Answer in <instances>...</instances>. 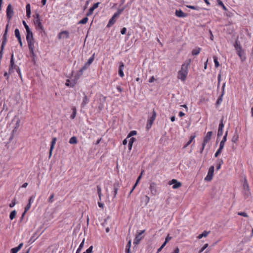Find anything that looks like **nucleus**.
<instances>
[{
  "instance_id": "1",
  "label": "nucleus",
  "mask_w": 253,
  "mask_h": 253,
  "mask_svg": "<svg viewBox=\"0 0 253 253\" xmlns=\"http://www.w3.org/2000/svg\"><path fill=\"white\" fill-rule=\"evenodd\" d=\"M191 62V59L186 60L181 65L180 70L177 74V78L184 82L186 80L188 73V67Z\"/></svg>"
},
{
  "instance_id": "2",
  "label": "nucleus",
  "mask_w": 253,
  "mask_h": 253,
  "mask_svg": "<svg viewBox=\"0 0 253 253\" xmlns=\"http://www.w3.org/2000/svg\"><path fill=\"white\" fill-rule=\"evenodd\" d=\"M22 23L27 32L26 40L29 50V53L27 54V56L28 57H32V31L24 20H23Z\"/></svg>"
},
{
  "instance_id": "3",
  "label": "nucleus",
  "mask_w": 253,
  "mask_h": 253,
  "mask_svg": "<svg viewBox=\"0 0 253 253\" xmlns=\"http://www.w3.org/2000/svg\"><path fill=\"white\" fill-rule=\"evenodd\" d=\"M41 20L40 18V15L38 13H36V17L34 18V23L36 27V29L39 31L40 32H42L43 30V26L41 23Z\"/></svg>"
},
{
  "instance_id": "4",
  "label": "nucleus",
  "mask_w": 253,
  "mask_h": 253,
  "mask_svg": "<svg viewBox=\"0 0 253 253\" xmlns=\"http://www.w3.org/2000/svg\"><path fill=\"white\" fill-rule=\"evenodd\" d=\"M243 194L245 199H247L251 196L250 187L247 179L245 178L243 184Z\"/></svg>"
},
{
  "instance_id": "5",
  "label": "nucleus",
  "mask_w": 253,
  "mask_h": 253,
  "mask_svg": "<svg viewBox=\"0 0 253 253\" xmlns=\"http://www.w3.org/2000/svg\"><path fill=\"white\" fill-rule=\"evenodd\" d=\"M6 12L7 19H8V23H9L14 14L13 9L10 3L8 5Z\"/></svg>"
},
{
  "instance_id": "6",
  "label": "nucleus",
  "mask_w": 253,
  "mask_h": 253,
  "mask_svg": "<svg viewBox=\"0 0 253 253\" xmlns=\"http://www.w3.org/2000/svg\"><path fill=\"white\" fill-rule=\"evenodd\" d=\"M18 67L15 64L14 61V55L12 53L11 55L10 65L9 67V74H11L14 69H17Z\"/></svg>"
},
{
  "instance_id": "7",
  "label": "nucleus",
  "mask_w": 253,
  "mask_h": 253,
  "mask_svg": "<svg viewBox=\"0 0 253 253\" xmlns=\"http://www.w3.org/2000/svg\"><path fill=\"white\" fill-rule=\"evenodd\" d=\"M156 117V112L154 109L153 110L152 116L148 120L146 127L148 129L150 128Z\"/></svg>"
},
{
  "instance_id": "8",
  "label": "nucleus",
  "mask_w": 253,
  "mask_h": 253,
  "mask_svg": "<svg viewBox=\"0 0 253 253\" xmlns=\"http://www.w3.org/2000/svg\"><path fill=\"white\" fill-rule=\"evenodd\" d=\"M214 169V166H211L210 168L209 171H208V174L205 178V180L209 181L212 179L213 175Z\"/></svg>"
},
{
  "instance_id": "9",
  "label": "nucleus",
  "mask_w": 253,
  "mask_h": 253,
  "mask_svg": "<svg viewBox=\"0 0 253 253\" xmlns=\"http://www.w3.org/2000/svg\"><path fill=\"white\" fill-rule=\"evenodd\" d=\"M223 117L220 120V123L218 126V132H217V137H219L221 136L223 133V127H224V124L223 123Z\"/></svg>"
},
{
  "instance_id": "10",
  "label": "nucleus",
  "mask_w": 253,
  "mask_h": 253,
  "mask_svg": "<svg viewBox=\"0 0 253 253\" xmlns=\"http://www.w3.org/2000/svg\"><path fill=\"white\" fill-rule=\"evenodd\" d=\"M145 232V230L141 231L139 232L136 235L134 240L133 244L135 245H137L139 244L141 240L142 239L143 237L141 236L142 234Z\"/></svg>"
},
{
  "instance_id": "11",
  "label": "nucleus",
  "mask_w": 253,
  "mask_h": 253,
  "mask_svg": "<svg viewBox=\"0 0 253 253\" xmlns=\"http://www.w3.org/2000/svg\"><path fill=\"white\" fill-rule=\"evenodd\" d=\"M149 189L151 191L152 195L155 196L157 195V190L156 187V184L155 182L151 183L149 187Z\"/></svg>"
},
{
  "instance_id": "12",
  "label": "nucleus",
  "mask_w": 253,
  "mask_h": 253,
  "mask_svg": "<svg viewBox=\"0 0 253 253\" xmlns=\"http://www.w3.org/2000/svg\"><path fill=\"white\" fill-rule=\"evenodd\" d=\"M120 187L119 182H115L113 184V198H116L118 193V191Z\"/></svg>"
},
{
  "instance_id": "13",
  "label": "nucleus",
  "mask_w": 253,
  "mask_h": 253,
  "mask_svg": "<svg viewBox=\"0 0 253 253\" xmlns=\"http://www.w3.org/2000/svg\"><path fill=\"white\" fill-rule=\"evenodd\" d=\"M31 202H32V197H30L29 198V203L27 204V205L25 208L24 211L23 212V213L21 215V217L20 218L21 221L23 219V218L24 215H25L26 213L27 212V211L30 209Z\"/></svg>"
},
{
  "instance_id": "14",
  "label": "nucleus",
  "mask_w": 253,
  "mask_h": 253,
  "mask_svg": "<svg viewBox=\"0 0 253 253\" xmlns=\"http://www.w3.org/2000/svg\"><path fill=\"white\" fill-rule=\"evenodd\" d=\"M169 184L170 185L173 184L172 186V188L173 189H177L180 187L181 186V183L180 182H178L176 179H172L169 182Z\"/></svg>"
},
{
  "instance_id": "15",
  "label": "nucleus",
  "mask_w": 253,
  "mask_h": 253,
  "mask_svg": "<svg viewBox=\"0 0 253 253\" xmlns=\"http://www.w3.org/2000/svg\"><path fill=\"white\" fill-rule=\"evenodd\" d=\"M15 36L17 38L21 47L23 46V43L21 41V38L20 32L18 29H16L14 31Z\"/></svg>"
},
{
  "instance_id": "16",
  "label": "nucleus",
  "mask_w": 253,
  "mask_h": 253,
  "mask_svg": "<svg viewBox=\"0 0 253 253\" xmlns=\"http://www.w3.org/2000/svg\"><path fill=\"white\" fill-rule=\"evenodd\" d=\"M58 38L59 40L63 38L67 39L69 38V32L67 31H63L59 33Z\"/></svg>"
},
{
  "instance_id": "17",
  "label": "nucleus",
  "mask_w": 253,
  "mask_h": 253,
  "mask_svg": "<svg viewBox=\"0 0 253 253\" xmlns=\"http://www.w3.org/2000/svg\"><path fill=\"white\" fill-rule=\"evenodd\" d=\"M124 64L123 62L121 61L119 63V70H118V73L119 76L121 77H123L124 76V74L123 72V70L124 68Z\"/></svg>"
},
{
  "instance_id": "18",
  "label": "nucleus",
  "mask_w": 253,
  "mask_h": 253,
  "mask_svg": "<svg viewBox=\"0 0 253 253\" xmlns=\"http://www.w3.org/2000/svg\"><path fill=\"white\" fill-rule=\"evenodd\" d=\"M212 134V131L208 132L206 136L204 138L203 143L206 144L207 143H208L211 139Z\"/></svg>"
},
{
  "instance_id": "19",
  "label": "nucleus",
  "mask_w": 253,
  "mask_h": 253,
  "mask_svg": "<svg viewBox=\"0 0 253 253\" xmlns=\"http://www.w3.org/2000/svg\"><path fill=\"white\" fill-rule=\"evenodd\" d=\"M84 97L83 102L81 104V107H84L89 101V98L87 96L84 92H83Z\"/></svg>"
},
{
  "instance_id": "20",
  "label": "nucleus",
  "mask_w": 253,
  "mask_h": 253,
  "mask_svg": "<svg viewBox=\"0 0 253 253\" xmlns=\"http://www.w3.org/2000/svg\"><path fill=\"white\" fill-rule=\"evenodd\" d=\"M8 27H9V23L8 22L6 26L5 29L2 37V42L6 43L7 42V35L8 30Z\"/></svg>"
},
{
  "instance_id": "21",
  "label": "nucleus",
  "mask_w": 253,
  "mask_h": 253,
  "mask_svg": "<svg viewBox=\"0 0 253 253\" xmlns=\"http://www.w3.org/2000/svg\"><path fill=\"white\" fill-rule=\"evenodd\" d=\"M175 15L178 17H185L187 16V14L179 9L176 10Z\"/></svg>"
},
{
  "instance_id": "22",
  "label": "nucleus",
  "mask_w": 253,
  "mask_h": 253,
  "mask_svg": "<svg viewBox=\"0 0 253 253\" xmlns=\"http://www.w3.org/2000/svg\"><path fill=\"white\" fill-rule=\"evenodd\" d=\"M234 47L236 49L237 53L238 52H240V51H242V50H243L240 43L237 40H236L235 42Z\"/></svg>"
},
{
  "instance_id": "23",
  "label": "nucleus",
  "mask_w": 253,
  "mask_h": 253,
  "mask_svg": "<svg viewBox=\"0 0 253 253\" xmlns=\"http://www.w3.org/2000/svg\"><path fill=\"white\" fill-rule=\"evenodd\" d=\"M23 243H20L17 247L11 249V253H17L23 247Z\"/></svg>"
},
{
  "instance_id": "24",
  "label": "nucleus",
  "mask_w": 253,
  "mask_h": 253,
  "mask_svg": "<svg viewBox=\"0 0 253 253\" xmlns=\"http://www.w3.org/2000/svg\"><path fill=\"white\" fill-rule=\"evenodd\" d=\"M56 140H57V139L55 137L53 138L52 139V141L51 142V145H50V150H49V156H50L52 154V152L54 148V145L56 143Z\"/></svg>"
},
{
  "instance_id": "25",
  "label": "nucleus",
  "mask_w": 253,
  "mask_h": 253,
  "mask_svg": "<svg viewBox=\"0 0 253 253\" xmlns=\"http://www.w3.org/2000/svg\"><path fill=\"white\" fill-rule=\"evenodd\" d=\"M26 16L28 18L30 17L31 16V5L30 3H27L26 6Z\"/></svg>"
},
{
  "instance_id": "26",
  "label": "nucleus",
  "mask_w": 253,
  "mask_h": 253,
  "mask_svg": "<svg viewBox=\"0 0 253 253\" xmlns=\"http://www.w3.org/2000/svg\"><path fill=\"white\" fill-rule=\"evenodd\" d=\"M237 53L238 55L240 57L242 61H244L246 60V56L244 50H242V51L238 52Z\"/></svg>"
},
{
  "instance_id": "27",
  "label": "nucleus",
  "mask_w": 253,
  "mask_h": 253,
  "mask_svg": "<svg viewBox=\"0 0 253 253\" xmlns=\"http://www.w3.org/2000/svg\"><path fill=\"white\" fill-rule=\"evenodd\" d=\"M17 124H16L17 125L16 126L14 127V128L12 131L11 135L9 139L10 141L13 139V138L14 136V134L17 132V128L18 127V125Z\"/></svg>"
},
{
  "instance_id": "28",
  "label": "nucleus",
  "mask_w": 253,
  "mask_h": 253,
  "mask_svg": "<svg viewBox=\"0 0 253 253\" xmlns=\"http://www.w3.org/2000/svg\"><path fill=\"white\" fill-rule=\"evenodd\" d=\"M210 231H204L202 234L199 235L197 236V238L200 239L203 237H206L210 233Z\"/></svg>"
},
{
  "instance_id": "29",
  "label": "nucleus",
  "mask_w": 253,
  "mask_h": 253,
  "mask_svg": "<svg viewBox=\"0 0 253 253\" xmlns=\"http://www.w3.org/2000/svg\"><path fill=\"white\" fill-rule=\"evenodd\" d=\"M201 51V48L200 47H197L195 49H193L192 51V54L193 55H197L199 54Z\"/></svg>"
},
{
  "instance_id": "30",
  "label": "nucleus",
  "mask_w": 253,
  "mask_h": 253,
  "mask_svg": "<svg viewBox=\"0 0 253 253\" xmlns=\"http://www.w3.org/2000/svg\"><path fill=\"white\" fill-rule=\"evenodd\" d=\"M116 22L115 18L112 17V18L109 20L108 23L107 24V27H110L112 26Z\"/></svg>"
},
{
  "instance_id": "31",
  "label": "nucleus",
  "mask_w": 253,
  "mask_h": 253,
  "mask_svg": "<svg viewBox=\"0 0 253 253\" xmlns=\"http://www.w3.org/2000/svg\"><path fill=\"white\" fill-rule=\"evenodd\" d=\"M70 144H77L78 142L77 137L75 136L72 137L69 142Z\"/></svg>"
},
{
  "instance_id": "32",
  "label": "nucleus",
  "mask_w": 253,
  "mask_h": 253,
  "mask_svg": "<svg viewBox=\"0 0 253 253\" xmlns=\"http://www.w3.org/2000/svg\"><path fill=\"white\" fill-rule=\"evenodd\" d=\"M72 110H73V112H72V115H71L70 116V118L71 119H74L76 116V114H77V110H76V108L75 107H74L73 108H72Z\"/></svg>"
},
{
  "instance_id": "33",
  "label": "nucleus",
  "mask_w": 253,
  "mask_h": 253,
  "mask_svg": "<svg viewBox=\"0 0 253 253\" xmlns=\"http://www.w3.org/2000/svg\"><path fill=\"white\" fill-rule=\"evenodd\" d=\"M87 68L85 66H84L78 72V75L81 76L83 75V73L84 70Z\"/></svg>"
},
{
  "instance_id": "34",
  "label": "nucleus",
  "mask_w": 253,
  "mask_h": 253,
  "mask_svg": "<svg viewBox=\"0 0 253 253\" xmlns=\"http://www.w3.org/2000/svg\"><path fill=\"white\" fill-rule=\"evenodd\" d=\"M16 211L15 210L12 211L9 215V218L11 220L13 219L16 215Z\"/></svg>"
},
{
  "instance_id": "35",
  "label": "nucleus",
  "mask_w": 253,
  "mask_h": 253,
  "mask_svg": "<svg viewBox=\"0 0 253 253\" xmlns=\"http://www.w3.org/2000/svg\"><path fill=\"white\" fill-rule=\"evenodd\" d=\"M196 136L195 135H191L190 137V140L185 145L184 147H187L193 141V140L195 139Z\"/></svg>"
},
{
  "instance_id": "36",
  "label": "nucleus",
  "mask_w": 253,
  "mask_h": 253,
  "mask_svg": "<svg viewBox=\"0 0 253 253\" xmlns=\"http://www.w3.org/2000/svg\"><path fill=\"white\" fill-rule=\"evenodd\" d=\"M88 16H86L83 19L80 20L79 22V24H86L88 21Z\"/></svg>"
},
{
  "instance_id": "37",
  "label": "nucleus",
  "mask_w": 253,
  "mask_h": 253,
  "mask_svg": "<svg viewBox=\"0 0 253 253\" xmlns=\"http://www.w3.org/2000/svg\"><path fill=\"white\" fill-rule=\"evenodd\" d=\"M217 2L218 3V4L220 6H221L223 9L226 11L227 10L226 7L224 5V4H223V3L222 2L221 0H217Z\"/></svg>"
},
{
  "instance_id": "38",
  "label": "nucleus",
  "mask_w": 253,
  "mask_h": 253,
  "mask_svg": "<svg viewBox=\"0 0 253 253\" xmlns=\"http://www.w3.org/2000/svg\"><path fill=\"white\" fill-rule=\"evenodd\" d=\"M97 193L99 196V200H101L102 193H101V188L100 186L97 185Z\"/></svg>"
},
{
  "instance_id": "39",
  "label": "nucleus",
  "mask_w": 253,
  "mask_h": 253,
  "mask_svg": "<svg viewBox=\"0 0 253 253\" xmlns=\"http://www.w3.org/2000/svg\"><path fill=\"white\" fill-rule=\"evenodd\" d=\"M65 85L69 87H73L75 85L74 83H70V80L68 79L66 80V82L65 83Z\"/></svg>"
},
{
  "instance_id": "40",
  "label": "nucleus",
  "mask_w": 253,
  "mask_h": 253,
  "mask_svg": "<svg viewBox=\"0 0 253 253\" xmlns=\"http://www.w3.org/2000/svg\"><path fill=\"white\" fill-rule=\"evenodd\" d=\"M218 164L216 166V169L219 170L220 168L221 165L223 163V160L222 159H219L217 160Z\"/></svg>"
},
{
  "instance_id": "41",
  "label": "nucleus",
  "mask_w": 253,
  "mask_h": 253,
  "mask_svg": "<svg viewBox=\"0 0 253 253\" xmlns=\"http://www.w3.org/2000/svg\"><path fill=\"white\" fill-rule=\"evenodd\" d=\"M239 138V136L237 134H234L231 139V141L233 143H236Z\"/></svg>"
},
{
  "instance_id": "42",
  "label": "nucleus",
  "mask_w": 253,
  "mask_h": 253,
  "mask_svg": "<svg viewBox=\"0 0 253 253\" xmlns=\"http://www.w3.org/2000/svg\"><path fill=\"white\" fill-rule=\"evenodd\" d=\"M94 56L95 54L93 53V55L88 59V61L86 62L87 64L90 65L93 62L94 59Z\"/></svg>"
},
{
  "instance_id": "43",
  "label": "nucleus",
  "mask_w": 253,
  "mask_h": 253,
  "mask_svg": "<svg viewBox=\"0 0 253 253\" xmlns=\"http://www.w3.org/2000/svg\"><path fill=\"white\" fill-rule=\"evenodd\" d=\"M213 61H214V64H215V67L216 68H217L219 66V63L218 61V59H217V57L216 56H214L213 57Z\"/></svg>"
},
{
  "instance_id": "44",
  "label": "nucleus",
  "mask_w": 253,
  "mask_h": 253,
  "mask_svg": "<svg viewBox=\"0 0 253 253\" xmlns=\"http://www.w3.org/2000/svg\"><path fill=\"white\" fill-rule=\"evenodd\" d=\"M186 7L188 8H189L190 9L198 10V11L200 9V8L198 6L186 5Z\"/></svg>"
},
{
  "instance_id": "45",
  "label": "nucleus",
  "mask_w": 253,
  "mask_h": 253,
  "mask_svg": "<svg viewBox=\"0 0 253 253\" xmlns=\"http://www.w3.org/2000/svg\"><path fill=\"white\" fill-rule=\"evenodd\" d=\"M137 134V131L135 130H132L129 132L128 133L127 138L131 137L132 136L135 135Z\"/></svg>"
},
{
  "instance_id": "46",
  "label": "nucleus",
  "mask_w": 253,
  "mask_h": 253,
  "mask_svg": "<svg viewBox=\"0 0 253 253\" xmlns=\"http://www.w3.org/2000/svg\"><path fill=\"white\" fill-rule=\"evenodd\" d=\"M223 93H224V91L223 90V92H222V94L218 97V98L217 99V100L216 101L217 104H220L221 103V102L222 101V97L223 95Z\"/></svg>"
},
{
  "instance_id": "47",
  "label": "nucleus",
  "mask_w": 253,
  "mask_h": 253,
  "mask_svg": "<svg viewBox=\"0 0 253 253\" xmlns=\"http://www.w3.org/2000/svg\"><path fill=\"white\" fill-rule=\"evenodd\" d=\"M94 10V9L92 7H91L89 9V10H88V11H87V12L86 13V16H90V15H92V13H93V12Z\"/></svg>"
},
{
  "instance_id": "48",
  "label": "nucleus",
  "mask_w": 253,
  "mask_h": 253,
  "mask_svg": "<svg viewBox=\"0 0 253 253\" xmlns=\"http://www.w3.org/2000/svg\"><path fill=\"white\" fill-rule=\"evenodd\" d=\"M227 135H228V131H226L225 132V134H224V136L223 137L222 140L221 141V142H224V143H225V142L227 140Z\"/></svg>"
},
{
  "instance_id": "49",
  "label": "nucleus",
  "mask_w": 253,
  "mask_h": 253,
  "mask_svg": "<svg viewBox=\"0 0 253 253\" xmlns=\"http://www.w3.org/2000/svg\"><path fill=\"white\" fill-rule=\"evenodd\" d=\"M92 249H93V246H91L89 247L88 249H87L85 252H84L83 253H92Z\"/></svg>"
},
{
  "instance_id": "50",
  "label": "nucleus",
  "mask_w": 253,
  "mask_h": 253,
  "mask_svg": "<svg viewBox=\"0 0 253 253\" xmlns=\"http://www.w3.org/2000/svg\"><path fill=\"white\" fill-rule=\"evenodd\" d=\"M125 8H126L125 7H123L122 8L118 9L116 12L119 15H120L123 12V11L125 10Z\"/></svg>"
},
{
  "instance_id": "51",
  "label": "nucleus",
  "mask_w": 253,
  "mask_h": 253,
  "mask_svg": "<svg viewBox=\"0 0 253 253\" xmlns=\"http://www.w3.org/2000/svg\"><path fill=\"white\" fill-rule=\"evenodd\" d=\"M15 201H16V200H15V199H14L12 201L11 203L9 204V207H10V208H13V207L15 205V204H16V202H15Z\"/></svg>"
},
{
  "instance_id": "52",
  "label": "nucleus",
  "mask_w": 253,
  "mask_h": 253,
  "mask_svg": "<svg viewBox=\"0 0 253 253\" xmlns=\"http://www.w3.org/2000/svg\"><path fill=\"white\" fill-rule=\"evenodd\" d=\"M238 215L243 216L244 217H248V214L245 212H238Z\"/></svg>"
},
{
  "instance_id": "53",
  "label": "nucleus",
  "mask_w": 253,
  "mask_h": 253,
  "mask_svg": "<svg viewBox=\"0 0 253 253\" xmlns=\"http://www.w3.org/2000/svg\"><path fill=\"white\" fill-rule=\"evenodd\" d=\"M224 144L225 143L224 142H220L218 149H219L220 150H222V149L224 148Z\"/></svg>"
},
{
  "instance_id": "54",
  "label": "nucleus",
  "mask_w": 253,
  "mask_h": 253,
  "mask_svg": "<svg viewBox=\"0 0 253 253\" xmlns=\"http://www.w3.org/2000/svg\"><path fill=\"white\" fill-rule=\"evenodd\" d=\"M145 205H147L150 201V198L148 196L146 195L145 196Z\"/></svg>"
},
{
  "instance_id": "55",
  "label": "nucleus",
  "mask_w": 253,
  "mask_h": 253,
  "mask_svg": "<svg viewBox=\"0 0 253 253\" xmlns=\"http://www.w3.org/2000/svg\"><path fill=\"white\" fill-rule=\"evenodd\" d=\"M221 152H222V150H220L219 149H218L217 151L216 152V153L214 154V157L216 158L218 156L221 154Z\"/></svg>"
},
{
  "instance_id": "56",
  "label": "nucleus",
  "mask_w": 253,
  "mask_h": 253,
  "mask_svg": "<svg viewBox=\"0 0 253 253\" xmlns=\"http://www.w3.org/2000/svg\"><path fill=\"white\" fill-rule=\"evenodd\" d=\"M99 4H100V2H99L95 3L93 4V5L92 6V7L94 9H96V8H97L98 7V5H99Z\"/></svg>"
},
{
  "instance_id": "57",
  "label": "nucleus",
  "mask_w": 253,
  "mask_h": 253,
  "mask_svg": "<svg viewBox=\"0 0 253 253\" xmlns=\"http://www.w3.org/2000/svg\"><path fill=\"white\" fill-rule=\"evenodd\" d=\"M84 239L82 242V243L80 244L79 248L82 249L84 246Z\"/></svg>"
},
{
  "instance_id": "58",
  "label": "nucleus",
  "mask_w": 253,
  "mask_h": 253,
  "mask_svg": "<svg viewBox=\"0 0 253 253\" xmlns=\"http://www.w3.org/2000/svg\"><path fill=\"white\" fill-rule=\"evenodd\" d=\"M126 28L125 27H124L122 29L121 31V33L122 35H124L126 33Z\"/></svg>"
},
{
  "instance_id": "59",
  "label": "nucleus",
  "mask_w": 253,
  "mask_h": 253,
  "mask_svg": "<svg viewBox=\"0 0 253 253\" xmlns=\"http://www.w3.org/2000/svg\"><path fill=\"white\" fill-rule=\"evenodd\" d=\"M208 246V244H206L200 250V253H201L204 250L206 249V248Z\"/></svg>"
},
{
  "instance_id": "60",
  "label": "nucleus",
  "mask_w": 253,
  "mask_h": 253,
  "mask_svg": "<svg viewBox=\"0 0 253 253\" xmlns=\"http://www.w3.org/2000/svg\"><path fill=\"white\" fill-rule=\"evenodd\" d=\"M171 239V237L169 236V235H168L167 237L166 238L165 241L168 243L169 242Z\"/></svg>"
},
{
  "instance_id": "61",
  "label": "nucleus",
  "mask_w": 253,
  "mask_h": 253,
  "mask_svg": "<svg viewBox=\"0 0 253 253\" xmlns=\"http://www.w3.org/2000/svg\"><path fill=\"white\" fill-rule=\"evenodd\" d=\"M136 140V138H135L131 137V138H130V139H129V143H130L133 144V143H134V142H135Z\"/></svg>"
},
{
  "instance_id": "62",
  "label": "nucleus",
  "mask_w": 253,
  "mask_h": 253,
  "mask_svg": "<svg viewBox=\"0 0 253 253\" xmlns=\"http://www.w3.org/2000/svg\"><path fill=\"white\" fill-rule=\"evenodd\" d=\"M131 241L130 240H129L126 246V248H130L131 247Z\"/></svg>"
},
{
  "instance_id": "63",
  "label": "nucleus",
  "mask_w": 253,
  "mask_h": 253,
  "mask_svg": "<svg viewBox=\"0 0 253 253\" xmlns=\"http://www.w3.org/2000/svg\"><path fill=\"white\" fill-rule=\"evenodd\" d=\"M104 108L103 104L102 103H100L98 106V109L99 111H101Z\"/></svg>"
},
{
  "instance_id": "64",
  "label": "nucleus",
  "mask_w": 253,
  "mask_h": 253,
  "mask_svg": "<svg viewBox=\"0 0 253 253\" xmlns=\"http://www.w3.org/2000/svg\"><path fill=\"white\" fill-rule=\"evenodd\" d=\"M53 197H54V194H52V195H50V197L49 198L48 201L49 202H52Z\"/></svg>"
}]
</instances>
